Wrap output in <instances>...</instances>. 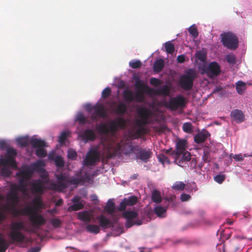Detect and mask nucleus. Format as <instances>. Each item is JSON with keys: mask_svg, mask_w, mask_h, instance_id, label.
Listing matches in <instances>:
<instances>
[{"mask_svg": "<svg viewBox=\"0 0 252 252\" xmlns=\"http://www.w3.org/2000/svg\"><path fill=\"white\" fill-rule=\"evenodd\" d=\"M165 51L168 54H172L175 50V47L173 43L170 41L166 42L164 43Z\"/></svg>", "mask_w": 252, "mask_h": 252, "instance_id": "a19ab883", "label": "nucleus"}, {"mask_svg": "<svg viewBox=\"0 0 252 252\" xmlns=\"http://www.w3.org/2000/svg\"><path fill=\"white\" fill-rule=\"evenodd\" d=\"M196 58L200 61L203 62L206 59V55L205 53L199 51L196 53Z\"/></svg>", "mask_w": 252, "mask_h": 252, "instance_id": "338daca9", "label": "nucleus"}, {"mask_svg": "<svg viewBox=\"0 0 252 252\" xmlns=\"http://www.w3.org/2000/svg\"><path fill=\"white\" fill-rule=\"evenodd\" d=\"M185 105V98L180 95L171 97L169 101L164 102V106L171 111H176L179 108L184 107Z\"/></svg>", "mask_w": 252, "mask_h": 252, "instance_id": "9d476101", "label": "nucleus"}, {"mask_svg": "<svg viewBox=\"0 0 252 252\" xmlns=\"http://www.w3.org/2000/svg\"><path fill=\"white\" fill-rule=\"evenodd\" d=\"M154 211L158 217H162V214L166 211V208L159 205L154 208Z\"/></svg>", "mask_w": 252, "mask_h": 252, "instance_id": "e433bc0d", "label": "nucleus"}, {"mask_svg": "<svg viewBox=\"0 0 252 252\" xmlns=\"http://www.w3.org/2000/svg\"><path fill=\"white\" fill-rule=\"evenodd\" d=\"M187 141L184 139L179 140L176 144V149L173 151L171 154L176 153L187 152L186 151Z\"/></svg>", "mask_w": 252, "mask_h": 252, "instance_id": "b1692460", "label": "nucleus"}, {"mask_svg": "<svg viewBox=\"0 0 252 252\" xmlns=\"http://www.w3.org/2000/svg\"><path fill=\"white\" fill-rule=\"evenodd\" d=\"M85 229L87 232L95 234L99 233L100 231L99 226L95 224H89L87 225Z\"/></svg>", "mask_w": 252, "mask_h": 252, "instance_id": "7c9ffc66", "label": "nucleus"}, {"mask_svg": "<svg viewBox=\"0 0 252 252\" xmlns=\"http://www.w3.org/2000/svg\"><path fill=\"white\" fill-rule=\"evenodd\" d=\"M84 205L82 203H75L70 206L68 208V211H75L83 209Z\"/></svg>", "mask_w": 252, "mask_h": 252, "instance_id": "79ce46f5", "label": "nucleus"}, {"mask_svg": "<svg viewBox=\"0 0 252 252\" xmlns=\"http://www.w3.org/2000/svg\"><path fill=\"white\" fill-rule=\"evenodd\" d=\"M54 161L55 165L58 168H63L64 165V160L61 156L56 157Z\"/></svg>", "mask_w": 252, "mask_h": 252, "instance_id": "c03bdc74", "label": "nucleus"}, {"mask_svg": "<svg viewBox=\"0 0 252 252\" xmlns=\"http://www.w3.org/2000/svg\"><path fill=\"white\" fill-rule=\"evenodd\" d=\"M126 126V121L122 117H118L115 120L112 121L109 125L110 131L114 132L119 128L125 129Z\"/></svg>", "mask_w": 252, "mask_h": 252, "instance_id": "2eb2a0df", "label": "nucleus"}, {"mask_svg": "<svg viewBox=\"0 0 252 252\" xmlns=\"http://www.w3.org/2000/svg\"><path fill=\"white\" fill-rule=\"evenodd\" d=\"M30 145L33 148H44L47 147L45 141L38 138H31L29 141Z\"/></svg>", "mask_w": 252, "mask_h": 252, "instance_id": "a878e982", "label": "nucleus"}, {"mask_svg": "<svg viewBox=\"0 0 252 252\" xmlns=\"http://www.w3.org/2000/svg\"><path fill=\"white\" fill-rule=\"evenodd\" d=\"M221 42L222 45L230 50L236 49L239 45V40L237 36L230 32L220 34Z\"/></svg>", "mask_w": 252, "mask_h": 252, "instance_id": "0eeeda50", "label": "nucleus"}, {"mask_svg": "<svg viewBox=\"0 0 252 252\" xmlns=\"http://www.w3.org/2000/svg\"><path fill=\"white\" fill-rule=\"evenodd\" d=\"M98 220L99 226L103 229H107L113 226L111 221L102 215L98 218Z\"/></svg>", "mask_w": 252, "mask_h": 252, "instance_id": "393cba45", "label": "nucleus"}, {"mask_svg": "<svg viewBox=\"0 0 252 252\" xmlns=\"http://www.w3.org/2000/svg\"><path fill=\"white\" fill-rule=\"evenodd\" d=\"M76 121H78L80 125H84L87 122V119L84 117L82 113H79L77 115Z\"/></svg>", "mask_w": 252, "mask_h": 252, "instance_id": "8fccbe9b", "label": "nucleus"}, {"mask_svg": "<svg viewBox=\"0 0 252 252\" xmlns=\"http://www.w3.org/2000/svg\"><path fill=\"white\" fill-rule=\"evenodd\" d=\"M10 231L8 234L10 241L7 242L4 238L2 233L0 232V252H5L9 248L10 244L22 243L25 236L22 231L26 230L24 222L22 221H12L10 224Z\"/></svg>", "mask_w": 252, "mask_h": 252, "instance_id": "f257e3e1", "label": "nucleus"}, {"mask_svg": "<svg viewBox=\"0 0 252 252\" xmlns=\"http://www.w3.org/2000/svg\"><path fill=\"white\" fill-rule=\"evenodd\" d=\"M45 166V163L42 160H37L36 162L32 164L30 168L32 171L33 173L36 171L37 172H39L43 171V168Z\"/></svg>", "mask_w": 252, "mask_h": 252, "instance_id": "c85d7f7f", "label": "nucleus"}, {"mask_svg": "<svg viewBox=\"0 0 252 252\" xmlns=\"http://www.w3.org/2000/svg\"><path fill=\"white\" fill-rule=\"evenodd\" d=\"M16 187L17 188L16 191L17 192V190H19L22 192H26L27 191V185L24 184V182H21V180H20L19 182V185L18 187L16 186L15 185H13L11 187V190L13 189V187Z\"/></svg>", "mask_w": 252, "mask_h": 252, "instance_id": "603ef678", "label": "nucleus"}, {"mask_svg": "<svg viewBox=\"0 0 252 252\" xmlns=\"http://www.w3.org/2000/svg\"><path fill=\"white\" fill-rule=\"evenodd\" d=\"M150 83L154 87H158L162 84V81L159 79L152 77L150 79Z\"/></svg>", "mask_w": 252, "mask_h": 252, "instance_id": "6e6d98bb", "label": "nucleus"}, {"mask_svg": "<svg viewBox=\"0 0 252 252\" xmlns=\"http://www.w3.org/2000/svg\"><path fill=\"white\" fill-rule=\"evenodd\" d=\"M30 139L26 137H19L17 139V142L21 147H25L30 144Z\"/></svg>", "mask_w": 252, "mask_h": 252, "instance_id": "4c0bfd02", "label": "nucleus"}, {"mask_svg": "<svg viewBox=\"0 0 252 252\" xmlns=\"http://www.w3.org/2000/svg\"><path fill=\"white\" fill-rule=\"evenodd\" d=\"M232 120L237 123H241L245 120V115L242 111L239 109L232 110L230 113Z\"/></svg>", "mask_w": 252, "mask_h": 252, "instance_id": "4be33fe9", "label": "nucleus"}, {"mask_svg": "<svg viewBox=\"0 0 252 252\" xmlns=\"http://www.w3.org/2000/svg\"><path fill=\"white\" fill-rule=\"evenodd\" d=\"M164 66V61L160 59L157 60L153 64V70L156 72H159L163 68Z\"/></svg>", "mask_w": 252, "mask_h": 252, "instance_id": "c756f323", "label": "nucleus"}, {"mask_svg": "<svg viewBox=\"0 0 252 252\" xmlns=\"http://www.w3.org/2000/svg\"><path fill=\"white\" fill-rule=\"evenodd\" d=\"M21 210L22 215L29 216V217L35 212L33 209L30 207H26L25 208L21 209Z\"/></svg>", "mask_w": 252, "mask_h": 252, "instance_id": "de8ad7c7", "label": "nucleus"}, {"mask_svg": "<svg viewBox=\"0 0 252 252\" xmlns=\"http://www.w3.org/2000/svg\"><path fill=\"white\" fill-rule=\"evenodd\" d=\"M225 179V176L223 174H219L214 177V180L219 184H221Z\"/></svg>", "mask_w": 252, "mask_h": 252, "instance_id": "052dcab7", "label": "nucleus"}, {"mask_svg": "<svg viewBox=\"0 0 252 252\" xmlns=\"http://www.w3.org/2000/svg\"><path fill=\"white\" fill-rule=\"evenodd\" d=\"M127 111L126 105L124 103H120L114 110V112L117 114L122 116Z\"/></svg>", "mask_w": 252, "mask_h": 252, "instance_id": "2f4dec72", "label": "nucleus"}, {"mask_svg": "<svg viewBox=\"0 0 252 252\" xmlns=\"http://www.w3.org/2000/svg\"><path fill=\"white\" fill-rule=\"evenodd\" d=\"M136 88L139 91L135 95V98L138 102H143L144 99L143 93L151 94L154 92V89L150 88L148 85H145L140 79H137L135 81Z\"/></svg>", "mask_w": 252, "mask_h": 252, "instance_id": "6e6552de", "label": "nucleus"}, {"mask_svg": "<svg viewBox=\"0 0 252 252\" xmlns=\"http://www.w3.org/2000/svg\"><path fill=\"white\" fill-rule=\"evenodd\" d=\"M29 220L31 222L32 225L37 228L44 225L46 222L44 218L41 215L38 214L36 212L32 214V216L29 217Z\"/></svg>", "mask_w": 252, "mask_h": 252, "instance_id": "dca6fc26", "label": "nucleus"}, {"mask_svg": "<svg viewBox=\"0 0 252 252\" xmlns=\"http://www.w3.org/2000/svg\"><path fill=\"white\" fill-rule=\"evenodd\" d=\"M77 218L84 222L89 223L92 220V215L88 211H83L78 213Z\"/></svg>", "mask_w": 252, "mask_h": 252, "instance_id": "cd10ccee", "label": "nucleus"}, {"mask_svg": "<svg viewBox=\"0 0 252 252\" xmlns=\"http://www.w3.org/2000/svg\"><path fill=\"white\" fill-rule=\"evenodd\" d=\"M77 156L76 152L73 149H69L67 152V157L71 160L76 159Z\"/></svg>", "mask_w": 252, "mask_h": 252, "instance_id": "4d7b16f0", "label": "nucleus"}, {"mask_svg": "<svg viewBox=\"0 0 252 252\" xmlns=\"http://www.w3.org/2000/svg\"><path fill=\"white\" fill-rule=\"evenodd\" d=\"M38 173L40 174V177L44 179V180L42 181L40 179L34 180L31 184V188L33 192L39 195H42L46 189L44 185L47 184L49 182V175L45 169Z\"/></svg>", "mask_w": 252, "mask_h": 252, "instance_id": "20e7f679", "label": "nucleus"}, {"mask_svg": "<svg viewBox=\"0 0 252 252\" xmlns=\"http://www.w3.org/2000/svg\"><path fill=\"white\" fill-rule=\"evenodd\" d=\"M79 136L86 142L88 141H93L96 138V135L94 131L90 128L85 129Z\"/></svg>", "mask_w": 252, "mask_h": 252, "instance_id": "412c9836", "label": "nucleus"}, {"mask_svg": "<svg viewBox=\"0 0 252 252\" xmlns=\"http://www.w3.org/2000/svg\"><path fill=\"white\" fill-rule=\"evenodd\" d=\"M226 60L228 63L232 64H235L236 63V58L233 54L227 55L226 57Z\"/></svg>", "mask_w": 252, "mask_h": 252, "instance_id": "13d9d810", "label": "nucleus"}, {"mask_svg": "<svg viewBox=\"0 0 252 252\" xmlns=\"http://www.w3.org/2000/svg\"><path fill=\"white\" fill-rule=\"evenodd\" d=\"M172 155L174 156L175 161L181 166H183V164L191 159V155L189 152L176 153Z\"/></svg>", "mask_w": 252, "mask_h": 252, "instance_id": "4468645a", "label": "nucleus"}, {"mask_svg": "<svg viewBox=\"0 0 252 252\" xmlns=\"http://www.w3.org/2000/svg\"><path fill=\"white\" fill-rule=\"evenodd\" d=\"M111 90L109 87L105 88L102 92L101 96L103 98L108 97L111 94Z\"/></svg>", "mask_w": 252, "mask_h": 252, "instance_id": "680f3d73", "label": "nucleus"}, {"mask_svg": "<svg viewBox=\"0 0 252 252\" xmlns=\"http://www.w3.org/2000/svg\"><path fill=\"white\" fill-rule=\"evenodd\" d=\"M152 155V152L150 150H143L139 149L136 155L137 159H140L144 162H147Z\"/></svg>", "mask_w": 252, "mask_h": 252, "instance_id": "6ab92c4d", "label": "nucleus"}, {"mask_svg": "<svg viewBox=\"0 0 252 252\" xmlns=\"http://www.w3.org/2000/svg\"><path fill=\"white\" fill-rule=\"evenodd\" d=\"M79 179L80 181V184H84L85 183L88 182L90 181V177L87 173H85L84 175L81 176Z\"/></svg>", "mask_w": 252, "mask_h": 252, "instance_id": "0e129e2a", "label": "nucleus"}, {"mask_svg": "<svg viewBox=\"0 0 252 252\" xmlns=\"http://www.w3.org/2000/svg\"><path fill=\"white\" fill-rule=\"evenodd\" d=\"M188 31L190 34L194 38H196L198 35V32L196 27L195 25H192L189 29Z\"/></svg>", "mask_w": 252, "mask_h": 252, "instance_id": "a18cd8bd", "label": "nucleus"}, {"mask_svg": "<svg viewBox=\"0 0 252 252\" xmlns=\"http://www.w3.org/2000/svg\"><path fill=\"white\" fill-rule=\"evenodd\" d=\"M17 156V152L13 148H8L7 149L5 158H0V163L1 165H9L13 168L17 167V164L15 159Z\"/></svg>", "mask_w": 252, "mask_h": 252, "instance_id": "1a4fd4ad", "label": "nucleus"}, {"mask_svg": "<svg viewBox=\"0 0 252 252\" xmlns=\"http://www.w3.org/2000/svg\"><path fill=\"white\" fill-rule=\"evenodd\" d=\"M137 114L140 117V119H137L135 121L136 125L138 127L135 134L139 137L144 133V129L142 126L148 124L151 112L146 107H141L138 109Z\"/></svg>", "mask_w": 252, "mask_h": 252, "instance_id": "7ed1b4c3", "label": "nucleus"}, {"mask_svg": "<svg viewBox=\"0 0 252 252\" xmlns=\"http://www.w3.org/2000/svg\"><path fill=\"white\" fill-rule=\"evenodd\" d=\"M105 210L109 214L114 213L115 211L114 203L109 200L105 207Z\"/></svg>", "mask_w": 252, "mask_h": 252, "instance_id": "ea45409f", "label": "nucleus"}, {"mask_svg": "<svg viewBox=\"0 0 252 252\" xmlns=\"http://www.w3.org/2000/svg\"><path fill=\"white\" fill-rule=\"evenodd\" d=\"M129 66L133 69L140 68L142 65V63L139 60H132L129 62Z\"/></svg>", "mask_w": 252, "mask_h": 252, "instance_id": "864d4df0", "label": "nucleus"}, {"mask_svg": "<svg viewBox=\"0 0 252 252\" xmlns=\"http://www.w3.org/2000/svg\"><path fill=\"white\" fill-rule=\"evenodd\" d=\"M185 189L189 192H192L197 190V188L195 183L193 182L186 184V187Z\"/></svg>", "mask_w": 252, "mask_h": 252, "instance_id": "3c124183", "label": "nucleus"}, {"mask_svg": "<svg viewBox=\"0 0 252 252\" xmlns=\"http://www.w3.org/2000/svg\"><path fill=\"white\" fill-rule=\"evenodd\" d=\"M33 204L37 207H41L42 205V201L40 197H35L33 200Z\"/></svg>", "mask_w": 252, "mask_h": 252, "instance_id": "e2e57ef3", "label": "nucleus"}, {"mask_svg": "<svg viewBox=\"0 0 252 252\" xmlns=\"http://www.w3.org/2000/svg\"><path fill=\"white\" fill-rule=\"evenodd\" d=\"M33 173L30 167L29 168H27L23 170L19 173H17V175H19L21 176V178L20 180H21V182H25L31 178Z\"/></svg>", "mask_w": 252, "mask_h": 252, "instance_id": "5701e85b", "label": "nucleus"}, {"mask_svg": "<svg viewBox=\"0 0 252 252\" xmlns=\"http://www.w3.org/2000/svg\"><path fill=\"white\" fill-rule=\"evenodd\" d=\"M154 92L157 95L167 96L170 94V89L168 85H164L158 89L154 90Z\"/></svg>", "mask_w": 252, "mask_h": 252, "instance_id": "bb28decb", "label": "nucleus"}, {"mask_svg": "<svg viewBox=\"0 0 252 252\" xmlns=\"http://www.w3.org/2000/svg\"><path fill=\"white\" fill-rule=\"evenodd\" d=\"M55 177L57 183L50 182L48 189L51 190L61 192L67 187L68 176L65 173L56 174Z\"/></svg>", "mask_w": 252, "mask_h": 252, "instance_id": "39448f33", "label": "nucleus"}, {"mask_svg": "<svg viewBox=\"0 0 252 252\" xmlns=\"http://www.w3.org/2000/svg\"><path fill=\"white\" fill-rule=\"evenodd\" d=\"M67 136H68V132H67L66 131H63V132H62L59 137V142L61 144L64 143L67 138Z\"/></svg>", "mask_w": 252, "mask_h": 252, "instance_id": "bf43d9fd", "label": "nucleus"}, {"mask_svg": "<svg viewBox=\"0 0 252 252\" xmlns=\"http://www.w3.org/2000/svg\"><path fill=\"white\" fill-rule=\"evenodd\" d=\"M196 72L192 69H189L186 74L182 75L180 79V87L185 91L190 90L193 85V81L195 78Z\"/></svg>", "mask_w": 252, "mask_h": 252, "instance_id": "423d86ee", "label": "nucleus"}, {"mask_svg": "<svg viewBox=\"0 0 252 252\" xmlns=\"http://www.w3.org/2000/svg\"><path fill=\"white\" fill-rule=\"evenodd\" d=\"M99 159V154L96 150H91L84 160V165H94Z\"/></svg>", "mask_w": 252, "mask_h": 252, "instance_id": "f3484780", "label": "nucleus"}, {"mask_svg": "<svg viewBox=\"0 0 252 252\" xmlns=\"http://www.w3.org/2000/svg\"><path fill=\"white\" fill-rule=\"evenodd\" d=\"M50 223L53 225V226L55 228H59L60 227L62 224V222L61 220L58 218H53L50 221Z\"/></svg>", "mask_w": 252, "mask_h": 252, "instance_id": "5fc2aeb1", "label": "nucleus"}, {"mask_svg": "<svg viewBox=\"0 0 252 252\" xmlns=\"http://www.w3.org/2000/svg\"><path fill=\"white\" fill-rule=\"evenodd\" d=\"M246 83L242 81H238L236 83V89L239 94H242L246 90Z\"/></svg>", "mask_w": 252, "mask_h": 252, "instance_id": "72a5a7b5", "label": "nucleus"}, {"mask_svg": "<svg viewBox=\"0 0 252 252\" xmlns=\"http://www.w3.org/2000/svg\"><path fill=\"white\" fill-rule=\"evenodd\" d=\"M248 157V155H247V154L242 155L241 154H240L233 155V154H231L230 155V157L231 158H233L236 161H242L243 160L244 157Z\"/></svg>", "mask_w": 252, "mask_h": 252, "instance_id": "09e8293b", "label": "nucleus"}, {"mask_svg": "<svg viewBox=\"0 0 252 252\" xmlns=\"http://www.w3.org/2000/svg\"><path fill=\"white\" fill-rule=\"evenodd\" d=\"M16 190L17 188L14 187L7 194V203L1 207L3 212H10L15 217L22 215L21 209L16 208V206L19 202V196Z\"/></svg>", "mask_w": 252, "mask_h": 252, "instance_id": "f03ea898", "label": "nucleus"}, {"mask_svg": "<svg viewBox=\"0 0 252 252\" xmlns=\"http://www.w3.org/2000/svg\"><path fill=\"white\" fill-rule=\"evenodd\" d=\"M89 110H94L91 116V118L93 120H95L97 117L105 118L107 117L106 110L102 104L97 103Z\"/></svg>", "mask_w": 252, "mask_h": 252, "instance_id": "f8f14e48", "label": "nucleus"}, {"mask_svg": "<svg viewBox=\"0 0 252 252\" xmlns=\"http://www.w3.org/2000/svg\"><path fill=\"white\" fill-rule=\"evenodd\" d=\"M124 217L126 220L125 226L128 228L136 224L140 225L142 224V221L136 219L138 217V213L133 211H127L123 213Z\"/></svg>", "mask_w": 252, "mask_h": 252, "instance_id": "9b49d317", "label": "nucleus"}, {"mask_svg": "<svg viewBox=\"0 0 252 252\" xmlns=\"http://www.w3.org/2000/svg\"><path fill=\"white\" fill-rule=\"evenodd\" d=\"M210 136V133L206 130L198 132L194 136V141L197 144L204 143Z\"/></svg>", "mask_w": 252, "mask_h": 252, "instance_id": "aec40b11", "label": "nucleus"}, {"mask_svg": "<svg viewBox=\"0 0 252 252\" xmlns=\"http://www.w3.org/2000/svg\"><path fill=\"white\" fill-rule=\"evenodd\" d=\"M240 246L239 245L238 242L234 241L230 246V249L233 252H236L240 249Z\"/></svg>", "mask_w": 252, "mask_h": 252, "instance_id": "69168bd1", "label": "nucleus"}, {"mask_svg": "<svg viewBox=\"0 0 252 252\" xmlns=\"http://www.w3.org/2000/svg\"><path fill=\"white\" fill-rule=\"evenodd\" d=\"M35 154L39 158H44L47 156V151L44 148H39L35 150Z\"/></svg>", "mask_w": 252, "mask_h": 252, "instance_id": "49530a36", "label": "nucleus"}, {"mask_svg": "<svg viewBox=\"0 0 252 252\" xmlns=\"http://www.w3.org/2000/svg\"><path fill=\"white\" fill-rule=\"evenodd\" d=\"M152 200L154 202L159 203L162 201V197L159 191L154 190L152 193Z\"/></svg>", "mask_w": 252, "mask_h": 252, "instance_id": "473e14b6", "label": "nucleus"}, {"mask_svg": "<svg viewBox=\"0 0 252 252\" xmlns=\"http://www.w3.org/2000/svg\"><path fill=\"white\" fill-rule=\"evenodd\" d=\"M68 184L73 185H77L80 184V181L79 178H68L67 181V185Z\"/></svg>", "mask_w": 252, "mask_h": 252, "instance_id": "774afa93", "label": "nucleus"}, {"mask_svg": "<svg viewBox=\"0 0 252 252\" xmlns=\"http://www.w3.org/2000/svg\"><path fill=\"white\" fill-rule=\"evenodd\" d=\"M97 130L102 133L106 134L108 133L110 129H109L106 124H100L96 126Z\"/></svg>", "mask_w": 252, "mask_h": 252, "instance_id": "c9c22d12", "label": "nucleus"}, {"mask_svg": "<svg viewBox=\"0 0 252 252\" xmlns=\"http://www.w3.org/2000/svg\"><path fill=\"white\" fill-rule=\"evenodd\" d=\"M186 187V184L181 181L176 182L172 186V189L175 190H183Z\"/></svg>", "mask_w": 252, "mask_h": 252, "instance_id": "58836bf2", "label": "nucleus"}, {"mask_svg": "<svg viewBox=\"0 0 252 252\" xmlns=\"http://www.w3.org/2000/svg\"><path fill=\"white\" fill-rule=\"evenodd\" d=\"M220 67L216 62L210 63L205 70L208 76L211 78L218 76L220 73Z\"/></svg>", "mask_w": 252, "mask_h": 252, "instance_id": "ddd939ff", "label": "nucleus"}, {"mask_svg": "<svg viewBox=\"0 0 252 252\" xmlns=\"http://www.w3.org/2000/svg\"><path fill=\"white\" fill-rule=\"evenodd\" d=\"M138 201L137 197L130 196L127 198H125L120 203L118 210L120 211H125L127 206H133L136 204Z\"/></svg>", "mask_w": 252, "mask_h": 252, "instance_id": "a211bd4d", "label": "nucleus"}, {"mask_svg": "<svg viewBox=\"0 0 252 252\" xmlns=\"http://www.w3.org/2000/svg\"><path fill=\"white\" fill-rule=\"evenodd\" d=\"M183 130L187 133H192L193 132V126L190 123H185L183 125Z\"/></svg>", "mask_w": 252, "mask_h": 252, "instance_id": "37998d69", "label": "nucleus"}, {"mask_svg": "<svg viewBox=\"0 0 252 252\" xmlns=\"http://www.w3.org/2000/svg\"><path fill=\"white\" fill-rule=\"evenodd\" d=\"M123 97L126 101L129 102L133 101L134 98L133 92L128 90L124 91Z\"/></svg>", "mask_w": 252, "mask_h": 252, "instance_id": "f704fd0d", "label": "nucleus"}]
</instances>
